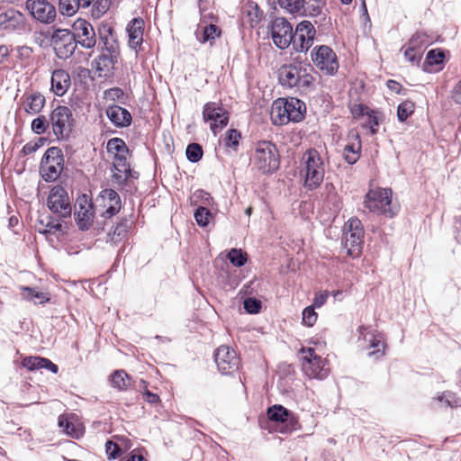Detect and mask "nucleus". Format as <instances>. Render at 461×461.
Instances as JSON below:
<instances>
[{
  "mask_svg": "<svg viewBox=\"0 0 461 461\" xmlns=\"http://www.w3.org/2000/svg\"><path fill=\"white\" fill-rule=\"evenodd\" d=\"M243 308L249 314H258L262 309V303L256 297H248L243 301Z\"/></svg>",
  "mask_w": 461,
  "mask_h": 461,
  "instance_id": "obj_46",
  "label": "nucleus"
},
{
  "mask_svg": "<svg viewBox=\"0 0 461 461\" xmlns=\"http://www.w3.org/2000/svg\"><path fill=\"white\" fill-rule=\"evenodd\" d=\"M221 31H194V36L201 43L210 42L212 46L216 38L221 37Z\"/></svg>",
  "mask_w": 461,
  "mask_h": 461,
  "instance_id": "obj_43",
  "label": "nucleus"
},
{
  "mask_svg": "<svg viewBox=\"0 0 461 461\" xmlns=\"http://www.w3.org/2000/svg\"><path fill=\"white\" fill-rule=\"evenodd\" d=\"M127 380H130V376L124 370H115L110 375L112 386L119 390H125L128 387Z\"/></svg>",
  "mask_w": 461,
  "mask_h": 461,
  "instance_id": "obj_34",
  "label": "nucleus"
},
{
  "mask_svg": "<svg viewBox=\"0 0 461 461\" xmlns=\"http://www.w3.org/2000/svg\"><path fill=\"white\" fill-rule=\"evenodd\" d=\"M59 426L60 428H63L64 431L68 435H69L71 437H75V438L78 437L77 432H76V430H75L74 424L71 421H69V420H68L66 419H63L61 416L59 417Z\"/></svg>",
  "mask_w": 461,
  "mask_h": 461,
  "instance_id": "obj_60",
  "label": "nucleus"
},
{
  "mask_svg": "<svg viewBox=\"0 0 461 461\" xmlns=\"http://www.w3.org/2000/svg\"><path fill=\"white\" fill-rule=\"evenodd\" d=\"M132 222L126 218L122 219L114 227L113 232H109L108 235L111 241L114 244L120 242L122 239L127 236V233L131 227Z\"/></svg>",
  "mask_w": 461,
  "mask_h": 461,
  "instance_id": "obj_30",
  "label": "nucleus"
},
{
  "mask_svg": "<svg viewBox=\"0 0 461 461\" xmlns=\"http://www.w3.org/2000/svg\"><path fill=\"white\" fill-rule=\"evenodd\" d=\"M104 98L110 101L122 102L124 92L119 87H112L104 92Z\"/></svg>",
  "mask_w": 461,
  "mask_h": 461,
  "instance_id": "obj_57",
  "label": "nucleus"
},
{
  "mask_svg": "<svg viewBox=\"0 0 461 461\" xmlns=\"http://www.w3.org/2000/svg\"><path fill=\"white\" fill-rule=\"evenodd\" d=\"M46 230L43 231H40L41 233H50V234H56L57 231H61L62 225L60 221L57 219H54L53 217L50 216L49 221L46 223Z\"/></svg>",
  "mask_w": 461,
  "mask_h": 461,
  "instance_id": "obj_59",
  "label": "nucleus"
},
{
  "mask_svg": "<svg viewBox=\"0 0 461 461\" xmlns=\"http://www.w3.org/2000/svg\"><path fill=\"white\" fill-rule=\"evenodd\" d=\"M308 67L312 69L311 65ZM278 83L284 88L306 90L313 85L314 77L308 72L307 66L294 59L293 63L284 64L278 69Z\"/></svg>",
  "mask_w": 461,
  "mask_h": 461,
  "instance_id": "obj_2",
  "label": "nucleus"
},
{
  "mask_svg": "<svg viewBox=\"0 0 461 461\" xmlns=\"http://www.w3.org/2000/svg\"><path fill=\"white\" fill-rule=\"evenodd\" d=\"M305 104L298 98H278L274 101L270 116L273 124L285 125L290 122H299L303 120Z\"/></svg>",
  "mask_w": 461,
  "mask_h": 461,
  "instance_id": "obj_3",
  "label": "nucleus"
},
{
  "mask_svg": "<svg viewBox=\"0 0 461 461\" xmlns=\"http://www.w3.org/2000/svg\"><path fill=\"white\" fill-rule=\"evenodd\" d=\"M263 11L260 10L257 3L249 1L244 7L242 13V25H249L250 29H255L263 18Z\"/></svg>",
  "mask_w": 461,
  "mask_h": 461,
  "instance_id": "obj_20",
  "label": "nucleus"
},
{
  "mask_svg": "<svg viewBox=\"0 0 461 461\" xmlns=\"http://www.w3.org/2000/svg\"><path fill=\"white\" fill-rule=\"evenodd\" d=\"M21 290L23 299L33 302L35 304H44L50 301V295L49 293L40 292L34 287L22 286Z\"/></svg>",
  "mask_w": 461,
  "mask_h": 461,
  "instance_id": "obj_24",
  "label": "nucleus"
},
{
  "mask_svg": "<svg viewBox=\"0 0 461 461\" xmlns=\"http://www.w3.org/2000/svg\"><path fill=\"white\" fill-rule=\"evenodd\" d=\"M267 415L270 421L276 423L279 432L291 433L301 429L298 416L281 404H274L267 408Z\"/></svg>",
  "mask_w": 461,
  "mask_h": 461,
  "instance_id": "obj_9",
  "label": "nucleus"
},
{
  "mask_svg": "<svg viewBox=\"0 0 461 461\" xmlns=\"http://www.w3.org/2000/svg\"><path fill=\"white\" fill-rule=\"evenodd\" d=\"M323 3L321 0H304V7L301 14H309L311 16H317L321 13Z\"/></svg>",
  "mask_w": 461,
  "mask_h": 461,
  "instance_id": "obj_41",
  "label": "nucleus"
},
{
  "mask_svg": "<svg viewBox=\"0 0 461 461\" xmlns=\"http://www.w3.org/2000/svg\"><path fill=\"white\" fill-rule=\"evenodd\" d=\"M105 452L109 460L117 459L122 456V453L120 446L112 440L106 441Z\"/></svg>",
  "mask_w": 461,
  "mask_h": 461,
  "instance_id": "obj_52",
  "label": "nucleus"
},
{
  "mask_svg": "<svg viewBox=\"0 0 461 461\" xmlns=\"http://www.w3.org/2000/svg\"><path fill=\"white\" fill-rule=\"evenodd\" d=\"M324 191L327 201L331 203L335 209H339L341 202L333 184L326 183L324 185Z\"/></svg>",
  "mask_w": 461,
  "mask_h": 461,
  "instance_id": "obj_45",
  "label": "nucleus"
},
{
  "mask_svg": "<svg viewBox=\"0 0 461 461\" xmlns=\"http://www.w3.org/2000/svg\"><path fill=\"white\" fill-rule=\"evenodd\" d=\"M50 83L53 93L58 96H63L71 85L70 76L64 69H56L52 72Z\"/></svg>",
  "mask_w": 461,
  "mask_h": 461,
  "instance_id": "obj_19",
  "label": "nucleus"
},
{
  "mask_svg": "<svg viewBox=\"0 0 461 461\" xmlns=\"http://www.w3.org/2000/svg\"><path fill=\"white\" fill-rule=\"evenodd\" d=\"M254 167L263 174H271L280 167V155L275 143L259 141L250 158Z\"/></svg>",
  "mask_w": 461,
  "mask_h": 461,
  "instance_id": "obj_4",
  "label": "nucleus"
},
{
  "mask_svg": "<svg viewBox=\"0 0 461 461\" xmlns=\"http://www.w3.org/2000/svg\"><path fill=\"white\" fill-rule=\"evenodd\" d=\"M314 309L308 306L303 311V323L308 327H312L317 321L318 314Z\"/></svg>",
  "mask_w": 461,
  "mask_h": 461,
  "instance_id": "obj_53",
  "label": "nucleus"
},
{
  "mask_svg": "<svg viewBox=\"0 0 461 461\" xmlns=\"http://www.w3.org/2000/svg\"><path fill=\"white\" fill-rule=\"evenodd\" d=\"M47 206L51 212L59 218L71 216V204L67 190L59 185L53 186L47 199Z\"/></svg>",
  "mask_w": 461,
  "mask_h": 461,
  "instance_id": "obj_12",
  "label": "nucleus"
},
{
  "mask_svg": "<svg viewBox=\"0 0 461 461\" xmlns=\"http://www.w3.org/2000/svg\"><path fill=\"white\" fill-rule=\"evenodd\" d=\"M415 110V104L412 101L405 100L397 107V119L399 122H405Z\"/></svg>",
  "mask_w": 461,
  "mask_h": 461,
  "instance_id": "obj_39",
  "label": "nucleus"
},
{
  "mask_svg": "<svg viewBox=\"0 0 461 461\" xmlns=\"http://www.w3.org/2000/svg\"><path fill=\"white\" fill-rule=\"evenodd\" d=\"M451 96L456 104H461V79L454 86L451 92Z\"/></svg>",
  "mask_w": 461,
  "mask_h": 461,
  "instance_id": "obj_64",
  "label": "nucleus"
},
{
  "mask_svg": "<svg viewBox=\"0 0 461 461\" xmlns=\"http://www.w3.org/2000/svg\"><path fill=\"white\" fill-rule=\"evenodd\" d=\"M99 198L102 200L105 211L102 212V216L109 219L116 215L122 208V200L118 193L111 188H105L101 191Z\"/></svg>",
  "mask_w": 461,
  "mask_h": 461,
  "instance_id": "obj_16",
  "label": "nucleus"
},
{
  "mask_svg": "<svg viewBox=\"0 0 461 461\" xmlns=\"http://www.w3.org/2000/svg\"><path fill=\"white\" fill-rule=\"evenodd\" d=\"M105 113L110 122L118 128L128 127L132 122L131 113L120 105H109Z\"/></svg>",
  "mask_w": 461,
  "mask_h": 461,
  "instance_id": "obj_17",
  "label": "nucleus"
},
{
  "mask_svg": "<svg viewBox=\"0 0 461 461\" xmlns=\"http://www.w3.org/2000/svg\"><path fill=\"white\" fill-rule=\"evenodd\" d=\"M312 60L315 67L326 76H334L339 68L336 53L327 45L315 47L312 51Z\"/></svg>",
  "mask_w": 461,
  "mask_h": 461,
  "instance_id": "obj_11",
  "label": "nucleus"
},
{
  "mask_svg": "<svg viewBox=\"0 0 461 461\" xmlns=\"http://www.w3.org/2000/svg\"><path fill=\"white\" fill-rule=\"evenodd\" d=\"M127 154L128 153H119L114 155L113 167L119 173H122V171H125L126 168L130 167L127 161Z\"/></svg>",
  "mask_w": 461,
  "mask_h": 461,
  "instance_id": "obj_56",
  "label": "nucleus"
},
{
  "mask_svg": "<svg viewBox=\"0 0 461 461\" xmlns=\"http://www.w3.org/2000/svg\"><path fill=\"white\" fill-rule=\"evenodd\" d=\"M50 122L58 140H68L70 138L76 121L69 107L58 105L50 113Z\"/></svg>",
  "mask_w": 461,
  "mask_h": 461,
  "instance_id": "obj_7",
  "label": "nucleus"
},
{
  "mask_svg": "<svg viewBox=\"0 0 461 461\" xmlns=\"http://www.w3.org/2000/svg\"><path fill=\"white\" fill-rule=\"evenodd\" d=\"M185 156L189 162L197 163L203 156V149L201 144L196 142L189 143L185 149Z\"/></svg>",
  "mask_w": 461,
  "mask_h": 461,
  "instance_id": "obj_36",
  "label": "nucleus"
},
{
  "mask_svg": "<svg viewBox=\"0 0 461 461\" xmlns=\"http://www.w3.org/2000/svg\"><path fill=\"white\" fill-rule=\"evenodd\" d=\"M299 31H294L293 39H292V46L293 49L297 52H303L308 50V46H304L305 36L303 34L298 35Z\"/></svg>",
  "mask_w": 461,
  "mask_h": 461,
  "instance_id": "obj_54",
  "label": "nucleus"
},
{
  "mask_svg": "<svg viewBox=\"0 0 461 461\" xmlns=\"http://www.w3.org/2000/svg\"><path fill=\"white\" fill-rule=\"evenodd\" d=\"M140 387H143L144 392L142 393V398L145 402L150 404H156L160 402V398L157 393L150 392L147 388V382L145 380H140Z\"/></svg>",
  "mask_w": 461,
  "mask_h": 461,
  "instance_id": "obj_55",
  "label": "nucleus"
},
{
  "mask_svg": "<svg viewBox=\"0 0 461 461\" xmlns=\"http://www.w3.org/2000/svg\"><path fill=\"white\" fill-rule=\"evenodd\" d=\"M213 357L218 370L222 375H232L238 371L240 360L233 348L221 345L215 350Z\"/></svg>",
  "mask_w": 461,
  "mask_h": 461,
  "instance_id": "obj_14",
  "label": "nucleus"
},
{
  "mask_svg": "<svg viewBox=\"0 0 461 461\" xmlns=\"http://www.w3.org/2000/svg\"><path fill=\"white\" fill-rule=\"evenodd\" d=\"M114 31H98L99 44L103 43V51L92 61L99 77L111 78L114 76L115 65L118 63L119 48L113 39Z\"/></svg>",
  "mask_w": 461,
  "mask_h": 461,
  "instance_id": "obj_1",
  "label": "nucleus"
},
{
  "mask_svg": "<svg viewBox=\"0 0 461 461\" xmlns=\"http://www.w3.org/2000/svg\"><path fill=\"white\" fill-rule=\"evenodd\" d=\"M112 4V0H95L94 5V12L97 13V15L105 14Z\"/></svg>",
  "mask_w": 461,
  "mask_h": 461,
  "instance_id": "obj_61",
  "label": "nucleus"
},
{
  "mask_svg": "<svg viewBox=\"0 0 461 461\" xmlns=\"http://www.w3.org/2000/svg\"><path fill=\"white\" fill-rule=\"evenodd\" d=\"M75 220L78 229L82 231L88 230L93 222V212L81 206V211L75 213Z\"/></svg>",
  "mask_w": 461,
  "mask_h": 461,
  "instance_id": "obj_31",
  "label": "nucleus"
},
{
  "mask_svg": "<svg viewBox=\"0 0 461 461\" xmlns=\"http://www.w3.org/2000/svg\"><path fill=\"white\" fill-rule=\"evenodd\" d=\"M392 194L390 188L370 190L365 196L364 205L371 212L393 218L398 213L399 207L392 204Z\"/></svg>",
  "mask_w": 461,
  "mask_h": 461,
  "instance_id": "obj_5",
  "label": "nucleus"
},
{
  "mask_svg": "<svg viewBox=\"0 0 461 461\" xmlns=\"http://www.w3.org/2000/svg\"><path fill=\"white\" fill-rule=\"evenodd\" d=\"M419 38L420 36L418 34L417 37L412 36L409 42L401 49L405 59L413 66H419L421 60L422 50L418 46Z\"/></svg>",
  "mask_w": 461,
  "mask_h": 461,
  "instance_id": "obj_22",
  "label": "nucleus"
},
{
  "mask_svg": "<svg viewBox=\"0 0 461 461\" xmlns=\"http://www.w3.org/2000/svg\"><path fill=\"white\" fill-rule=\"evenodd\" d=\"M78 44L86 49H91L96 44L95 31H81L75 33Z\"/></svg>",
  "mask_w": 461,
  "mask_h": 461,
  "instance_id": "obj_32",
  "label": "nucleus"
},
{
  "mask_svg": "<svg viewBox=\"0 0 461 461\" xmlns=\"http://www.w3.org/2000/svg\"><path fill=\"white\" fill-rule=\"evenodd\" d=\"M77 0H59V12L62 15L72 16L77 11Z\"/></svg>",
  "mask_w": 461,
  "mask_h": 461,
  "instance_id": "obj_50",
  "label": "nucleus"
},
{
  "mask_svg": "<svg viewBox=\"0 0 461 461\" xmlns=\"http://www.w3.org/2000/svg\"><path fill=\"white\" fill-rule=\"evenodd\" d=\"M194 195L197 199L201 200V202L204 204L203 206H205V207L208 205H211V203L213 201V198L212 197V195L208 192H206L203 189H199V190L195 191Z\"/></svg>",
  "mask_w": 461,
  "mask_h": 461,
  "instance_id": "obj_63",
  "label": "nucleus"
},
{
  "mask_svg": "<svg viewBox=\"0 0 461 461\" xmlns=\"http://www.w3.org/2000/svg\"><path fill=\"white\" fill-rule=\"evenodd\" d=\"M194 217L196 223L202 228L207 227L213 219L212 213L205 206L197 207L194 211Z\"/></svg>",
  "mask_w": 461,
  "mask_h": 461,
  "instance_id": "obj_33",
  "label": "nucleus"
},
{
  "mask_svg": "<svg viewBox=\"0 0 461 461\" xmlns=\"http://www.w3.org/2000/svg\"><path fill=\"white\" fill-rule=\"evenodd\" d=\"M267 29H293L292 24L285 17L276 18L275 21L271 22V24L267 26Z\"/></svg>",
  "mask_w": 461,
  "mask_h": 461,
  "instance_id": "obj_62",
  "label": "nucleus"
},
{
  "mask_svg": "<svg viewBox=\"0 0 461 461\" xmlns=\"http://www.w3.org/2000/svg\"><path fill=\"white\" fill-rule=\"evenodd\" d=\"M356 138L357 139V142L347 144L343 149L344 159L349 165H354L360 158L361 141L359 135L357 134Z\"/></svg>",
  "mask_w": 461,
  "mask_h": 461,
  "instance_id": "obj_27",
  "label": "nucleus"
},
{
  "mask_svg": "<svg viewBox=\"0 0 461 461\" xmlns=\"http://www.w3.org/2000/svg\"><path fill=\"white\" fill-rule=\"evenodd\" d=\"M380 113L376 112V111H374V110H369L366 113V114L368 116V120H369V129H370V131H371V134H375L378 131V126H379V114Z\"/></svg>",
  "mask_w": 461,
  "mask_h": 461,
  "instance_id": "obj_58",
  "label": "nucleus"
},
{
  "mask_svg": "<svg viewBox=\"0 0 461 461\" xmlns=\"http://www.w3.org/2000/svg\"><path fill=\"white\" fill-rule=\"evenodd\" d=\"M438 400L440 402H443L445 406H448L451 408H456L461 406V398L456 395V393L453 392H444L441 395L438 397Z\"/></svg>",
  "mask_w": 461,
  "mask_h": 461,
  "instance_id": "obj_44",
  "label": "nucleus"
},
{
  "mask_svg": "<svg viewBox=\"0 0 461 461\" xmlns=\"http://www.w3.org/2000/svg\"><path fill=\"white\" fill-rule=\"evenodd\" d=\"M268 32H270L275 45L280 50H285L292 45L294 31H267Z\"/></svg>",
  "mask_w": 461,
  "mask_h": 461,
  "instance_id": "obj_28",
  "label": "nucleus"
},
{
  "mask_svg": "<svg viewBox=\"0 0 461 461\" xmlns=\"http://www.w3.org/2000/svg\"><path fill=\"white\" fill-rule=\"evenodd\" d=\"M144 31H127L129 36V46L136 52L140 50L143 42Z\"/></svg>",
  "mask_w": 461,
  "mask_h": 461,
  "instance_id": "obj_49",
  "label": "nucleus"
},
{
  "mask_svg": "<svg viewBox=\"0 0 461 461\" xmlns=\"http://www.w3.org/2000/svg\"><path fill=\"white\" fill-rule=\"evenodd\" d=\"M46 104L45 96L38 92H32L25 95L23 100V109L28 114H39Z\"/></svg>",
  "mask_w": 461,
  "mask_h": 461,
  "instance_id": "obj_21",
  "label": "nucleus"
},
{
  "mask_svg": "<svg viewBox=\"0 0 461 461\" xmlns=\"http://www.w3.org/2000/svg\"><path fill=\"white\" fill-rule=\"evenodd\" d=\"M200 14H201V23L198 25L197 29H203V30L220 29L217 25L218 17L216 15H214L212 10L204 9L200 5Z\"/></svg>",
  "mask_w": 461,
  "mask_h": 461,
  "instance_id": "obj_29",
  "label": "nucleus"
},
{
  "mask_svg": "<svg viewBox=\"0 0 461 461\" xmlns=\"http://www.w3.org/2000/svg\"><path fill=\"white\" fill-rule=\"evenodd\" d=\"M303 168L305 172L304 186L309 190H314L321 184L324 176L323 161L320 153L315 149H310L303 156Z\"/></svg>",
  "mask_w": 461,
  "mask_h": 461,
  "instance_id": "obj_6",
  "label": "nucleus"
},
{
  "mask_svg": "<svg viewBox=\"0 0 461 461\" xmlns=\"http://www.w3.org/2000/svg\"><path fill=\"white\" fill-rule=\"evenodd\" d=\"M370 348H374V350L368 353L369 357H375L378 359L384 355L385 344L376 338L371 339Z\"/></svg>",
  "mask_w": 461,
  "mask_h": 461,
  "instance_id": "obj_51",
  "label": "nucleus"
},
{
  "mask_svg": "<svg viewBox=\"0 0 461 461\" xmlns=\"http://www.w3.org/2000/svg\"><path fill=\"white\" fill-rule=\"evenodd\" d=\"M56 165L64 167V156L61 149L59 147L49 148L41 158V168H44V165Z\"/></svg>",
  "mask_w": 461,
  "mask_h": 461,
  "instance_id": "obj_26",
  "label": "nucleus"
},
{
  "mask_svg": "<svg viewBox=\"0 0 461 461\" xmlns=\"http://www.w3.org/2000/svg\"><path fill=\"white\" fill-rule=\"evenodd\" d=\"M50 120H48L44 115H39L37 118L33 119L31 124L32 131L38 135H41L46 131L49 127Z\"/></svg>",
  "mask_w": 461,
  "mask_h": 461,
  "instance_id": "obj_48",
  "label": "nucleus"
},
{
  "mask_svg": "<svg viewBox=\"0 0 461 461\" xmlns=\"http://www.w3.org/2000/svg\"><path fill=\"white\" fill-rule=\"evenodd\" d=\"M27 8L34 19L42 23H50L56 17V9L53 5L46 0H28Z\"/></svg>",
  "mask_w": 461,
  "mask_h": 461,
  "instance_id": "obj_15",
  "label": "nucleus"
},
{
  "mask_svg": "<svg viewBox=\"0 0 461 461\" xmlns=\"http://www.w3.org/2000/svg\"><path fill=\"white\" fill-rule=\"evenodd\" d=\"M59 39L57 46H54V50L59 58H68L73 55L76 46L78 43L75 37L73 31L69 32L59 33Z\"/></svg>",
  "mask_w": 461,
  "mask_h": 461,
  "instance_id": "obj_18",
  "label": "nucleus"
},
{
  "mask_svg": "<svg viewBox=\"0 0 461 461\" xmlns=\"http://www.w3.org/2000/svg\"><path fill=\"white\" fill-rule=\"evenodd\" d=\"M303 360V370L310 378L324 379L329 375L328 362L316 354L313 348H302L300 349Z\"/></svg>",
  "mask_w": 461,
  "mask_h": 461,
  "instance_id": "obj_10",
  "label": "nucleus"
},
{
  "mask_svg": "<svg viewBox=\"0 0 461 461\" xmlns=\"http://www.w3.org/2000/svg\"><path fill=\"white\" fill-rule=\"evenodd\" d=\"M44 357H25L22 360V366L29 371H36L41 369Z\"/></svg>",
  "mask_w": 461,
  "mask_h": 461,
  "instance_id": "obj_47",
  "label": "nucleus"
},
{
  "mask_svg": "<svg viewBox=\"0 0 461 461\" xmlns=\"http://www.w3.org/2000/svg\"><path fill=\"white\" fill-rule=\"evenodd\" d=\"M227 258L236 267H243L248 261V255L241 249H231L227 255Z\"/></svg>",
  "mask_w": 461,
  "mask_h": 461,
  "instance_id": "obj_37",
  "label": "nucleus"
},
{
  "mask_svg": "<svg viewBox=\"0 0 461 461\" xmlns=\"http://www.w3.org/2000/svg\"><path fill=\"white\" fill-rule=\"evenodd\" d=\"M342 244L347 254L353 258H358L364 244V228L357 218H350L344 226Z\"/></svg>",
  "mask_w": 461,
  "mask_h": 461,
  "instance_id": "obj_8",
  "label": "nucleus"
},
{
  "mask_svg": "<svg viewBox=\"0 0 461 461\" xmlns=\"http://www.w3.org/2000/svg\"><path fill=\"white\" fill-rule=\"evenodd\" d=\"M64 167L56 166V165H44V168H41V165L40 166L41 172L42 173V177L46 182H53L59 178L60 176Z\"/></svg>",
  "mask_w": 461,
  "mask_h": 461,
  "instance_id": "obj_40",
  "label": "nucleus"
},
{
  "mask_svg": "<svg viewBox=\"0 0 461 461\" xmlns=\"http://www.w3.org/2000/svg\"><path fill=\"white\" fill-rule=\"evenodd\" d=\"M69 32V31H53L50 34V31H34V40L41 48H47L49 46H57L59 39V33Z\"/></svg>",
  "mask_w": 461,
  "mask_h": 461,
  "instance_id": "obj_23",
  "label": "nucleus"
},
{
  "mask_svg": "<svg viewBox=\"0 0 461 461\" xmlns=\"http://www.w3.org/2000/svg\"><path fill=\"white\" fill-rule=\"evenodd\" d=\"M203 117L205 122H210V128L214 135L227 126L229 113L221 104L209 102L204 104Z\"/></svg>",
  "mask_w": 461,
  "mask_h": 461,
  "instance_id": "obj_13",
  "label": "nucleus"
},
{
  "mask_svg": "<svg viewBox=\"0 0 461 461\" xmlns=\"http://www.w3.org/2000/svg\"><path fill=\"white\" fill-rule=\"evenodd\" d=\"M107 151L109 153H129V149L123 140L120 138L110 139L107 142Z\"/></svg>",
  "mask_w": 461,
  "mask_h": 461,
  "instance_id": "obj_42",
  "label": "nucleus"
},
{
  "mask_svg": "<svg viewBox=\"0 0 461 461\" xmlns=\"http://www.w3.org/2000/svg\"><path fill=\"white\" fill-rule=\"evenodd\" d=\"M240 139L241 134L238 130L230 129L226 131L222 141L227 149H231L233 151H237Z\"/></svg>",
  "mask_w": 461,
  "mask_h": 461,
  "instance_id": "obj_35",
  "label": "nucleus"
},
{
  "mask_svg": "<svg viewBox=\"0 0 461 461\" xmlns=\"http://www.w3.org/2000/svg\"><path fill=\"white\" fill-rule=\"evenodd\" d=\"M445 62V52L440 49H432L428 51L422 65L425 72H432L433 66H441Z\"/></svg>",
  "mask_w": 461,
  "mask_h": 461,
  "instance_id": "obj_25",
  "label": "nucleus"
},
{
  "mask_svg": "<svg viewBox=\"0 0 461 461\" xmlns=\"http://www.w3.org/2000/svg\"><path fill=\"white\" fill-rule=\"evenodd\" d=\"M279 6L287 13L301 14L304 7V0H277Z\"/></svg>",
  "mask_w": 461,
  "mask_h": 461,
  "instance_id": "obj_38",
  "label": "nucleus"
}]
</instances>
